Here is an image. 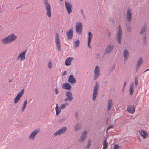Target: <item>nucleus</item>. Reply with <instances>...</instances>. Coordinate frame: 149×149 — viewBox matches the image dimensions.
<instances>
[{
    "mask_svg": "<svg viewBox=\"0 0 149 149\" xmlns=\"http://www.w3.org/2000/svg\"><path fill=\"white\" fill-rule=\"evenodd\" d=\"M16 36L13 34L10 35L6 37L4 39H1L2 41L4 44L10 43L15 40L17 38Z\"/></svg>",
    "mask_w": 149,
    "mask_h": 149,
    "instance_id": "f257e3e1",
    "label": "nucleus"
},
{
    "mask_svg": "<svg viewBox=\"0 0 149 149\" xmlns=\"http://www.w3.org/2000/svg\"><path fill=\"white\" fill-rule=\"evenodd\" d=\"M45 9L47 11V14L49 17H51V7L50 5L48 3L47 0L44 1Z\"/></svg>",
    "mask_w": 149,
    "mask_h": 149,
    "instance_id": "f03ea898",
    "label": "nucleus"
},
{
    "mask_svg": "<svg viewBox=\"0 0 149 149\" xmlns=\"http://www.w3.org/2000/svg\"><path fill=\"white\" fill-rule=\"evenodd\" d=\"M99 88V85L98 84L97 82H96L95 83V85L94 86V89L93 90V98L92 99L93 101H95L96 97L97 95V90Z\"/></svg>",
    "mask_w": 149,
    "mask_h": 149,
    "instance_id": "7ed1b4c3",
    "label": "nucleus"
},
{
    "mask_svg": "<svg viewBox=\"0 0 149 149\" xmlns=\"http://www.w3.org/2000/svg\"><path fill=\"white\" fill-rule=\"evenodd\" d=\"M122 36V30L121 29L120 25H119L117 35L116 39L118 41L119 43L120 44L121 43V38Z\"/></svg>",
    "mask_w": 149,
    "mask_h": 149,
    "instance_id": "20e7f679",
    "label": "nucleus"
},
{
    "mask_svg": "<svg viewBox=\"0 0 149 149\" xmlns=\"http://www.w3.org/2000/svg\"><path fill=\"white\" fill-rule=\"evenodd\" d=\"M55 43L56 45L57 48L59 51H61L60 41L59 39V37L58 33H56L55 36Z\"/></svg>",
    "mask_w": 149,
    "mask_h": 149,
    "instance_id": "39448f33",
    "label": "nucleus"
},
{
    "mask_svg": "<svg viewBox=\"0 0 149 149\" xmlns=\"http://www.w3.org/2000/svg\"><path fill=\"white\" fill-rule=\"evenodd\" d=\"M40 130V129L39 128L34 130L30 135L29 136V139L32 140L34 139L36 136L39 133Z\"/></svg>",
    "mask_w": 149,
    "mask_h": 149,
    "instance_id": "423d86ee",
    "label": "nucleus"
},
{
    "mask_svg": "<svg viewBox=\"0 0 149 149\" xmlns=\"http://www.w3.org/2000/svg\"><path fill=\"white\" fill-rule=\"evenodd\" d=\"M24 93V89L22 90L16 96L14 99V103L16 104L20 100L21 97H22Z\"/></svg>",
    "mask_w": 149,
    "mask_h": 149,
    "instance_id": "0eeeda50",
    "label": "nucleus"
},
{
    "mask_svg": "<svg viewBox=\"0 0 149 149\" xmlns=\"http://www.w3.org/2000/svg\"><path fill=\"white\" fill-rule=\"evenodd\" d=\"M65 95L67 97L65 99L64 101L65 102L68 101H71L73 99L71 92L69 91H66L65 93Z\"/></svg>",
    "mask_w": 149,
    "mask_h": 149,
    "instance_id": "6e6552de",
    "label": "nucleus"
},
{
    "mask_svg": "<svg viewBox=\"0 0 149 149\" xmlns=\"http://www.w3.org/2000/svg\"><path fill=\"white\" fill-rule=\"evenodd\" d=\"M76 29L77 33L79 35H81L82 33V25L81 23H79L76 25Z\"/></svg>",
    "mask_w": 149,
    "mask_h": 149,
    "instance_id": "1a4fd4ad",
    "label": "nucleus"
},
{
    "mask_svg": "<svg viewBox=\"0 0 149 149\" xmlns=\"http://www.w3.org/2000/svg\"><path fill=\"white\" fill-rule=\"evenodd\" d=\"M95 76L94 77V79L96 80L100 76V72L99 67L97 65L96 66L95 69L94 70Z\"/></svg>",
    "mask_w": 149,
    "mask_h": 149,
    "instance_id": "9d476101",
    "label": "nucleus"
},
{
    "mask_svg": "<svg viewBox=\"0 0 149 149\" xmlns=\"http://www.w3.org/2000/svg\"><path fill=\"white\" fill-rule=\"evenodd\" d=\"M65 5L66 10L68 12V13L70 14L72 10V5L69 2L66 1L65 2Z\"/></svg>",
    "mask_w": 149,
    "mask_h": 149,
    "instance_id": "9b49d317",
    "label": "nucleus"
},
{
    "mask_svg": "<svg viewBox=\"0 0 149 149\" xmlns=\"http://www.w3.org/2000/svg\"><path fill=\"white\" fill-rule=\"evenodd\" d=\"M131 10L129 8L127 9L126 15V18L127 21L130 22L132 20V14L131 13Z\"/></svg>",
    "mask_w": 149,
    "mask_h": 149,
    "instance_id": "f8f14e48",
    "label": "nucleus"
},
{
    "mask_svg": "<svg viewBox=\"0 0 149 149\" xmlns=\"http://www.w3.org/2000/svg\"><path fill=\"white\" fill-rule=\"evenodd\" d=\"M114 48V46L111 45V44H110L107 47L105 50V52L106 54H109Z\"/></svg>",
    "mask_w": 149,
    "mask_h": 149,
    "instance_id": "ddd939ff",
    "label": "nucleus"
},
{
    "mask_svg": "<svg viewBox=\"0 0 149 149\" xmlns=\"http://www.w3.org/2000/svg\"><path fill=\"white\" fill-rule=\"evenodd\" d=\"M87 132L85 131H84L81 135L80 139H79V141L80 142H83L86 139V137Z\"/></svg>",
    "mask_w": 149,
    "mask_h": 149,
    "instance_id": "4468645a",
    "label": "nucleus"
},
{
    "mask_svg": "<svg viewBox=\"0 0 149 149\" xmlns=\"http://www.w3.org/2000/svg\"><path fill=\"white\" fill-rule=\"evenodd\" d=\"M66 35L68 36L67 38L69 40L72 39L73 36V30L70 29L66 33Z\"/></svg>",
    "mask_w": 149,
    "mask_h": 149,
    "instance_id": "2eb2a0df",
    "label": "nucleus"
},
{
    "mask_svg": "<svg viewBox=\"0 0 149 149\" xmlns=\"http://www.w3.org/2000/svg\"><path fill=\"white\" fill-rule=\"evenodd\" d=\"M26 50H24L23 52L20 53L18 55L17 58H20V60L22 61L25 59V54L26 53Z\"/></svg>",
    "mask_w": 149,
    "mask_h": 149,
    "instance_id": "dca6fc26",
    "label": "nucleus"
},
{
    "mask_svg": "<svg viewBox=\"0 0 149 149\" xmlns=\"http://www.w3.org/2000/svg\"><path fill=\"white\" fill-rule=\"evenodd\" d=\"M62 88L64 89L70 91L72 87L69 83H65L63 84Z\"/></svg>",
    "mask_w": 149,
    "mask_h": 149,
    "instance_id": "f3484780",
    "label": "nucleus"
},
{
    "mask_svg": "<svg viewBox=\"0 0 149 149\" xmlns=\"http://www.w3.org/2000/svg\"><path fill=\"white\" fill-rule=\"evenodd\" d=\"M68 81L71 84H75L77 81L75 78L72 75H70L69 77Z\"/></svg>",
    "mask_w": 149,
    "mask_h": 149,
    "instance_id": "a211bd4d",
    "label": "nucleus"
},
{
    "mask_svg": "<svg viewBox=\"0 0 149 149\" xmlns=\"http://www.w3.org/2000/svg\"><path fill=\"white\" fill-rule=\"evenodd\" d=\"M88 47L90 48L91 47V42L93 37V35L91 32H89L88 33Z\"/></svg>",
    "mask_w": 149,
    "mask_h": 149,
    "instance_id": "6ab92c4d",
    "label": "nucleus"
},
{
    "mask_svg": "<svg viewBox=\"0 0 149 149\" xmlns=\"http://www.w3.org/2000/svg\"><path fill=\"white\" fill-rule=\"evenodd\" d=\"M135 108L132 105H129L127 108L128 111L132 114L135 111Z\"/></svg>",
    "mask_w": 149,
    "mask_h": 149,
    "instance_id": "aec40b11",
    "label": "nucleus"
},
{
    "mask_svg": "<svg viewBox=\"0 0 149 149\" xmlns=\"http://www.w3.org/2000/svg\"><path fill=\"white\" fill-rule=\"evenodd\" d=\"M143 62V59L142 58H140L137 63V65L136 67V71H138L141 65L142 64Z\"/></svg>",
    "mask_w": 149,
    "mask_h": 149,
    "instance_id": "412c9836",
    "label": "nucleus"
},
{
    "mask_svg": "<svg viewBox=\"0 0 149 149\" xmlns=\"http://www.w3.org/2000/svg\"><path fill=\"white\" fill-rule=\"evenodd\" d=\"M73 58L72 57H70L67 58L65 60V65L68 66L71 64V62L73 60Z\"/></svg>",
    "mask_w": 149,
    "mask_h": 149,
    "instance_id": "4be33fe9",
    "label": "nucleus"
},
{
    "mask_svg": "<svg viewBox=\"0 0 149 149\" xmlns=\"http://www.w3.org/2000/svg\"><path fill=\"white\" fill-rule=\"evenodd\" d=\"M141 132L139 131L140 135L142 136L144 139L146 138V136L148 135L147 133L144 130H141Z\"/></svg>",
    "mask_w": 149,
    "mask_h": 149,
    "instance_id": "5701e85b",
    "label": "nucleus"
},
{
    "mask_svg": "<svg viewBox=\"0 0 149 149\" xmlns=\"http://www.w3.org/2000/svg\"><path fill=\"white\" fill-rule=\"evenodd\" d=\"M129 55V53L127 49H125L124 50L123 56L125 59H127Z\"/></svg>",
    "mask_w": 149,
    "mask_h": 149,
    "instance_id": "b1692460",
    "label": "nucleus"
},
{
    "mask_svg": "<svg viewBox=\"0 0 149 149\" xmlns=\"http://www.w3.org/2000/svg\"><path fill=\"white\" fill-rule=\"evenodd\" d=\"M56 106L55 109L56 113V115L58 116L60 114L61 111V109L60 107H58V104H56Z\"/></svg>",
    "mask_w": 149,
    "mask_h": 149,
    "instance_id": "393cba45",
    "label": "nucleus"
},
{
    "mask_svg": "<svg viewBox=\"0 0 149 149\" xmlns=\"http://www.w3.org/2000/svg\"><path fill=\"white\" fill-rule=\"evenodd\" d=\"M147 27L145 25L143 26L141 28L140 32V34L141 35L143 34V33L145 32L147 30Z\"/></svg>",
    "mask_w": 149,
    "mask_h": 149,
    "instance_id": "a878e982",
    "label": "nucleus"
},
{
    "mask_svg": "<svg viewBox=\"0 0 149 149\" xmlns=\"http://www.w3.org/2000/svg\"><path fill=\"white\" fill-rule=\"evenodd\" d=\"M112 101L110 99L109 100L108 102V109L109 111L111 109V108L112 107Z\"/></svg>",
    "mask_w": 149,
    "mask_h": 149,
    "instance_id": "bb28decb",
    "label": "nucleus"
},
{
    "mask_svg": "<svg viewBox=\"0 0 149 149\" xmlns=\"http://www.w3.org/2000/svg\"><path fill=\"white\" fill-rule=\"evenodd\" d=\"M81 124L80 123H77L74 127V130L75 131H77L81 129Z\"/></svg>",
    "mask_w": 149,
    "mask_h": 149,
    "instance_id": "cd10ccee",
    "label": "nucleus"
},
{
    "mask_svg": "<svg viewBox=\"0 0 149 149\" xmlns=\"http://www.w3.org/2000/svg\"><path fill=\"white\" fill-rule=\"evenodd\" d=\"M103 147L102 149H107L108 147V144L107 141V139L104 140L103 142Z\"/></svg>",
    "mask_w": 149,
    "mask_h": 149,
    "instance_id": "c85d7f7f",
    "label": "nucleus"
},
{
    "mask_svg": "<svg viewBox=\"0 0 149 149\" xmlns=\"http://www.w3.org/2000/svg\"><path fill=\"white\" fill-rule=\"evenodd\" d=\"M133 88V83H132V84L130 86V95H132L133 94V93L134 92Z\"/></svg>",
    "mask_w": 149,
    "mask_h": 149,
    "instance_id": "c756f323",
    "label": "nucleus"
},
{
    "mask_svg": "<svg viewBox=\"0 0 149 149\" xmlns=\"http://www.w3.org/2000/svg\"><path fill=\"white\" fill-rule=\"evenodd\" d=\"M67 128L66 127H62L61 129L59 130L61 134H64L67 130Z\"/></svg>",
    "mask_w": 149,
    "mask_h": 149,
    "instance_id": "7c9ffc66",
    "label": "nucleus"
},
{
    "mask_svg": "<svg viewBox=\"0 0 149 149\" xmlns=\"http://www.w3.org/2000/svg\"><path fill=\"white\" fill-rule=\"evenodd\" d=\"M27 103V100H26L23 103L22 107L21 108V111L22 112H23L25 109Z\"/></svg>",
    "mask_w": 149,
    "mask_h": 149,
    "instance_id": "2f4dec72",
    "label": "nucleus"
},
{
    "mask_svg": "<svg viewBox=\"0 0 149 149\" xmlns=\"http://www.w3.org/2000/svg\"><path fill=\"white\" fill-rule=\"evenodd\" d=\"M68 104V103H65V104H62L60 107L61 109L65 108H66V106Z\"/></svg>",
    "mask_w": 149,
    "mask_h": 149,
    "instance_id": "473e14b6",
    "label": "nucleus"
},
{
    "mask_svg": "<svg viewBox=\"0 0 149 149\" xmlns=\"http://www.w3.org/2000/svg\"><path fill=\"white\" fill-rule=\"evenodd\" d=\"M80 42L79 40H77L74 42V45L76 47H78L79 45Z\"/></svg>",
    "mask_w": 149,
    "mask_h": 149,
    "instance_id": "72a5a7b5",
    "label": "nucleus"
},
{
    "mask_svg": "<svg viewBox=\"0 0 149 149\" xmlns=\"http://www.w3.org/2000/svg\"><path fill=\"white\" fill-rule=\"evenodd\" d=\"M61 133L60 132V131H59V130H58V131H56V132H55L54 133V136L55 137L58 135L59 136V135H61Z\"/></svg>",
    "mask_w": 149,
    "mask_h": 149,
    "instance_id": "f704fd0d",
    "label": "nucleus"
},
{
    "mask_svg": "<svg viewBox=\"0 0 149 149\" xmlns=\"http://www.w3.org/2000/svg\"><path fill=\"white\" fill-rule=\"evenodd\" d=\"M138 100L136 99V101L134 102V104L132 105L134 108H135L136 106L138 104Z\"/></svg>",
    "mask_w": 149,
    "mask_h": 149,
    "instance_id": "c9c22d12",
    "label": "nucleus"
},
{
    "mask_svg": "<svg viewBox=\"0 0 149 149\" xmlns=\"http://www.w3.org/2000/svg\"><path fill=\"white\" fill-rule=\"evenodd\" d=\"M48 67L49 68L51 69L52 67V64L51 61H49L48 64Z\"/></svg>",
    "mask_w": 149,
    "mask_h": 149,
    "instance_id": "e433bc0d",
    "label": "nucleus"
},
{
    "mask_svg": "<svg viewBox=\"0 0 149 149\" xmlns=\"http://www.w3.org/2000/svg\"><path fill=\"white\" fill-rule=\"evenodd\" d=\"M65 120V117H63L61 118L60 119L58 122H63Z\"/></svg>",
    "mask_w": 149,
    "mask_h": 149,
    "instance_id": "4c0bfd02",
    "label": "nucleus"
},
{
    "mask_svg": "<svg viewBox=\"0 0 149 149\" xmlns=\"http://www.w3.org/2000/svg\"><path fill=\"white\" fill-rule=\"evenodd\" d=\"M138 83V81L137 79V77H136L135 79V85L136 86Z\"/></svg>",
    "mask_w": 149,
    "mask_h": 149,
    "instance_id": "58836bf2",
    "label": "nucleus"
},
{
    "mask_svg": "<svg viewBox=\"0 0 149 149\" xmlns=\"http://www.w3.org/2000/svg\"><path fill=\"white\" fill-rule=\"evenodd\" d=\"M119 147L118 145L116 144L114 146L113 149H119Z\"/></svg>",
    "mask_w": 149,
    "mask_h": 149,
    "instance_id": "ea45409f",
    "label": "nucleus"
},
{
    "mask_svg": "<svg viewBox=\"0 0 149 149\" xmlns=\"http://www.w3.org/2000/svg\"><path fill=\"white\" fill-rule=\"evenodd\" d=\"M55 94L56 95H58V89H57V87L55 89Z\"/></svg>",
    "mask_w": 149,
    "mask_h": 149,
    "instance_id": "a19ab883",
    "label": "nucleus"
},
{
    "mask_svg": "<svg viewBox=\"0 0 149 149\" xmlns=\"http://www.w3.org/2000/svg\"><path fill=\"white\" fill-rule=\"evenodd\" d=\"M113 127V125H110L109 127H108L107 129V131H108V130H109V129H111V128H112Z\"/></svg>",
    "mask_w": 149,
    "mask_h": 149,
    "instance_id": "79ce46f5",
    "label": "nucleus"
},
{
    "mask_svg": "<svg viewBox=\"0 0 149 149\" xmlns=\"http://www.w3.org/2000/svg\"><path fill=\"white\" fill-rule=\"evenodd\" d=\"M131 28L130 27H127V31L128 32H130L131 31Z\"/></svg>",
    "mask_w": 149,
    "mask_h": 149,
    "instance_id": "37998d69",
    "label": "nucleus"
},
{
    "mask_svg": "<svg viewBox=\"0 0 149 149\" xmlns=\"http://www.w3.org/2000/svg\"><path fill=\"white\" fill-rule=\"evenodd\" d=\"M146 38H147V37H146V35H145L144 36L143 38V41L146 40Z\"/></svg>",
    "mask_w": 149,
    "mask_h": 149,
    "instance_id": "c03bdc74",
    "label": "nucleus"
},
{
    "mask_svg": "<svg viewBox=\"0 0 149 149\" xmlns=\"http://www.w3.org/2000/svg\"><path fill=\"white\" fill-rule=\"evenodd\" d=\"M107 36L109 37V38H110L111 37V33L110 32H109L107 33Z\"/></svg>",
    "mask_w": 149,
    "mask_h": 149,
    "instance_id": "a18cd8bd",
    "label": "nucleus"
},
{
    "mask_svg": "<svg viewBox=\"0 0 149 149\" xmlns=\"http://www.w3.org/2000/svg\"><path fill=\"white\" fill-rule=\"evenodd\" d=\"M75 116L76 118H78V113L76 112L75 114Z\"/></svg>",
    "mask_w": 149,
    "mask_h": 149,
    "instance_id": "49530a36",
    "label": "nucleus"
},
{
    "mask_svg": "<svg viewBox=\"0 0 149 149\" xmlns=\"http://www.w3.org/2000/svg\"><path fill=\"white\" fill-rule=\"evenodd\" d=\"M91 140L89 139L88 141V144H91Z\"/></svg>",
    "mask_w": 149,
    "mask_h": 149,
    "instance_id": "de8ad7c7",
    "label": "nucleus"
},
{
    "mask_svg": "<svg viewBox=\"0 0 149 149\" xmlns=\"http://www.w3.org/2000/svg\"><path fill=\"white\" fill-rule=\"evenodd\" d=\"M91 145V144H88L87 146L86 147V148H89L90 147Z\"/></svg>",
    "mask_w": 149,
    "mask_h": 149,
    "instance_id": "09e8293b",
    "label": "nucleus"
},
{
    "mask_svg": "<svg viewBox=\"0 0 149 149\" xmlns=\"http://www.w3.org/2000/svg\"><path fill=\"white\" fill-rule=\"evenodd\" d=\"M143 42L144 44L146 45V40L143 41Z\"/></svg>",
    "mask_w": 149,
    "mask_h": 149,
    "instance_id": "8fccbe9b",
    "label": "nucleus"
},
{
    "mask_svg": "<svg viewBox=\"0 0 149 149\" xmlns=\"http://www.w3.org/2000/svg\"><path fill=\"white\" fill-rule=\"evenodd\" d=\"M65 74H66V71H64L63 73L62 74V75H65Z\"/></svg>",
    "mask_w": 149,
    "mask_h": 149,
    "instance_id": "3c124183",
    "label": "nucleus"
},
{
    "mask_svg": "<svg viewBox=\"0 0 149 149\" xmlns=\"http://www.w3.org/2000/svg\"><path fill=\"white\" fill-rule=\"evenodd\" d=\"M126 83H127V82L126 81H125L124 82V85H123V87H125V86L126 85Z\"/></svg>",
    "mask_w": 149,
    "mask_h": 149,
    "instance_id": "603ef678",
    "label": "nucleus"
},
{
    "mask_svg": "<svg viewBox=\"0 0 149 149\" xmlns=\"http://www.w3.org/2000/svg\"><path fill=\"white\" fill-rule=\"evenodd\" d=\"M115 68V66H113L111 68V71L112 70H113Z\"/></svg>",
    "mask_w": 149,
    "mask_h": 149,
    "instance_id": "864d4df0",
    "label": "nucleus"
},
{
    "mask_svg": "<svg viewBox=\"0 0 149 149\" xmlns=\"http://www.w3.org/2000/svg\"><path fill=\"white\" fill-rule=\"evenodd\" d=\"M81 13L82 14V15H84V14L83 12V10L82 9H81Z\"/></svg>",
    "mask_w": 149,
    "mask_h": 149,
    "instance_id": "5fc2aeb1",
    "label": "nucleus"
},
{
    "mask_svg": "<svg viewBox=\"0 0 149 149\" xmlns=\"http://www.w3.org/2000/svg\"><path fill=\"white\" fill-rule=\"evenodd\" d=\"M124 88H125V87H123V88H122V91H124Z\"/></svg>",
    "mask_w": 149,
    "mask_h": 149,
    "instance_id": "6e6d98bb",
    "label": "nucleus"
},
{
    "mask_svg": "<svg viewBox=\"0 0 149 149\" xmlns=\"http://www.w3.org/2000/svg\"><path fill=\"white\" fill-rule=\"evenodd\" d=\"M149 70V68L148 69H146V70L145 71V72L146 71H148Z\"/></svg>",
    "mask_w": 149,
    "mask_h": 149,
    "instance_id": "4d7b16f0",
    "label": "nucleus"
},
{
    "mask_svg": "<svg viewBox=\"0 0 149 149\" xmlns=\"http://www.w3.org/2000/svg\"><path fill=\"white\" fill-rule=\"evenodd\" d=\"M83 16L84 17V18L85 19V15L84 14V15H83Z\"/></svg>",
    "mask_w": 149,
    "mask_h": 149,
    "instance_id": "13d9d810",
    "label": "nucleus"
},
{
    "mask_svg": "<svg viewBox=\"0 0 149 149\" xmlns=\"http://www.w3.org/2000/svg\"><path fill=\"white\" fill-rule=\"evenodd\" d=\"M12 81V79H10L9 80V82H11Z\"/></svg>",
    "mask_w": 149,
    "mask_h": 149,
    "instance_id": "bf43d9fd",
    "label": "nucleus"
},
{
    "mask_svg": "<svg viewBox=\"0 0 149 149\" xmlns=\"http://www.w3.org/2000/svg\"><path fill=\"white\" fill-rule=\"evenodd\" d=\"M61 1H63V0H60Z\"/></svg>",
    "mask_w": 149,
    "mask_h": 149,
    "instance_id": "052dcab7",
    "label": "nucleus"
}]
</instances>
